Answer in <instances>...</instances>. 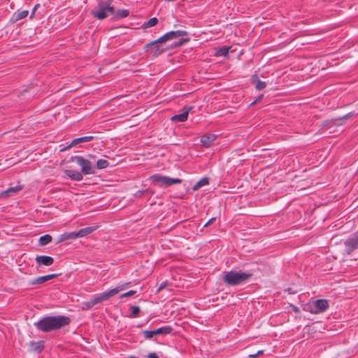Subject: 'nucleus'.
<instances>
[{"label": "nucleus", "mask_w": 358, "mask_h": 358, "mask_svg": "<svg viewBox=\"0 0 358 358\" xmlns=\"http://www.w3.org/2000/svg\"><path fill=\"white\" fill-rule=\"evenodd\" d=\"M71 323V319L65 315L45 316L34 323L35 327L42 332L59 330Z\"/></svg>", "instance_id": "1"}, {"label": "nucleus", "mask_w": 358, "mask_h": 358, "mask_svg": "<svg viewBox=\"0 0 358 358\" xmlns=\"http://www.w3.org/2000/svg\"><path fill=\"white\" fill-rule=\"evenodd\" d=\"M252 275L251 273L231 271L225 273L223 281L228 285L236 286L248 280Z\"/></svg>", "instance_id": "2"}, {"label": "nucleus", "mask_w": 358, "mask_h": 358, "mask_svg": "<svg viewBox=\"0 0 358 358\" xmlns=\"http://www.w3.org/2000/svg\"><path fill=\"white\" fill-rule=\"evenodd\" d=\"M152 182L157 185L160 184L161 187H169L174 184H180L182 180L179 178H171L168 176H161L159 174H155L151 176Z\"/></svg>", "instance_id": "3"}, {"label": "nucleus", "mask_w": 358, "mask_h": 358, "mask_svg": "<svg viewBox=\"0 0 358 358\" xmlns=\"http://www.w3.org/2000/svg\"><path fill=\"white\" fill-rule=\"evenodd\" d=\"M164 43V42H156V40L153 41L146 44L144 46V50L145 52L152 55V56L158 57L167 50V48L162 46V43Z\"/></svg>", "instance_id": "4"}, {"label": "nucleus", "mask_w": 358, "mask_h": 358, "mask_svg": "<svg viewBox=\"0 0 358 358\" xmlns=\"http://www.w3.org/2000/svg\"><path fill=\"white\" fill-rule=\"evenodd\" d=\"M72 160H75L76 163L81 167V172L84 175L92 174L94 171L92 168V162L82 156H74Z\"/></svg>", "instance_id": "5"}, {"label": "nucleus", "mask_w": 358, "mask_h": 358, "mask_svg": "<svg viewBox=\"0 0 358 358\" xmlns=\"http://www.w3.org/2000/svg\"><path fill=\"white\" fill-rule=\"evenodd\" d=\"M343 245L345 252L348 255H351L358 248V232L354 233L347 238L343 242Z\"/></svg>", "instance_id": "6"}, {"label": "nucleus", "mask_w": 358, "mask_h": 358, "mask_svg": "<svg viewBox=\"0 0 358 358\" xmlns=\"http://www.w3.org/2000/svg\"><path fill=\"white\" fill-rule=\"evenodd\" d=\"M173 328L171 326H164L152 331L144 330L142 334L145 339H151L155 336L167 335L172 332Z\"/></svg>", "instance_id": "7"}, {"label": "nucleus", "mask_w": 358, "mask_h": 358, "mask_svg": "<svg viewBox=\"0 0 358 358\" xmlns=\"http://www.w3.org/2000/svg\"><path fill=\"white\" fill-rule=\"evenodd\" d=\"M187 35V32L184 30L171 31L156 40V42H166L173 39H176Z\"/></svg>", "instance_id": "8"}, {"label": "nucleus", "mask_w": 358, "mask_h": 358, "mask_svg": "<svg viewBox=\"0 0 358 358\" xmlns=\"http://www.w3.org/2000/svg\"><path fill=\"white\" fill-rule=\"evenodd\" d=\"M329 308V302L326 299H317L310 307V313L318 314L325 311Z\"/></svg>", "instance_id": "9"}, {"label": "nucleus", "mask_w": 358, "mask_h": 358, "mask_svg": "<svg viewBox=\"0 0 358 358\" xmlns=\"http://www.w3.org/2000/svg\"><path fill=\"white\" fill-rule=\"evenodd\" d=\"M92 15L99 20H103L108 17L105 1H100L97 7L92 11Z\"/></svg>", "instance_id": "10"}, {"label": "nucleus", "mask_w": 358, "mask_h": 358, "mask_svg": "<svg viewBox=\"0 0 358 358\" xmlns=\"http://www.w3.org/2000/svg\"><path fill=\"white\" fill-rule=\"evenodd\" d=\"M193 109V106L185 107L182 113L175 115L171 117L173 122H184L188 118L189 113Z\"/></svg>", "instance_id": "11"}, {"label": "nucleus", "mask_w": 358, "mask_h": 358, "mask_svg": "<svg viewBox=\"0 0 358 358\" xmlns=\"http://www.w3.org/2000/svg\"><path fill=\"white\" fill-rule=\"evenodd\" d=\"M114 292L113 291H108L106 292H103L99 295L96 296L92 299H91V303L94 306L101 303L102 301L108 300L109 298L113 296V294Z\"/></svg>", "instance_id": "12"}, {"label": "nucleus", "mask_w": 358, "mask_h": 358, "mask_svg": "<svg viewBox=\"0 0 358 358\" xmlns=\"http://www.w3.org/2000/svg\"><path fill=\"white\" fill-rule=\"evenodd\" d=\"M22 189L23 185H17L15 187H9L6 190L1 192L0 196L2 198H8L10 196L17 194Z\"/></svg>", "instance_id": "13"}, {"label": "nucleus", "mask_w": 358, "mask_h": 358, "mask_svg": "<svg viewBox=\"0 0 358 358\" xmlns=\"http://www.w3.org/2000/svg\"><path fill=\"white\" fill-rule=\"evenodd\" d=\"M93 139H94V136H83V137L75 138L71 141V143L67 147L64 148V149H62L61 150L62 151L66 150L69 149L70 148L75 146L79 143L89 142V141H92Z\"/></svg>", "instance_id": "14"}, {"label": "nucleus", "mask_w": 358, "mask_h": 358, "mask_svg": "<svg viewBox=\"0 0 358 358\" xmlns=\"http://www.w3.org/2000/svg\"><path fill=\"white\" fill-rule=\"evenodd\" d=\"M58 276H59V274H56V273L40 276V277H38V278L32 280L30 282V285H37V284H43L45 282H47L50 280H52L53 278H55Z\"/></svg>", "instance_id": "15"}, {"label": "nucleus", "mask_w": 358, "mask_h": 358, "mask_svg": "<svg viewBox=\"0 0 358 358\" xmlns=\"http://www.w3.org/2000/svg\"><path fill=\"white\" fill-rule=\"evenodd\" d=\"M36 262L38 264V266L44 265L49 266L54 263V259L50 256L41 255L36 257Z\"/></svg>", "instance_id": "16"}, {"label": "nucleus", "mask_w": 358, "mask_h": 358, "mask_svg": "<svg viewBox=\"0 0 358 358\" xmlns=\"http://www.w3.org/2000/svg\"><path fill=\"white\" fill-rule=\"evenodd\" d=\"M350 117H352V114H351V113H349L343 117L336 118V119H332L329 121H327V124H329V127L341 126L343 124L345 120H347L348 119H349Z\"/></svg>", "instance_id": "17"}, {"label": "nucleus", "mask_w": 358, "mask_h": 358, "mask_svg": "<svg viewBox=\"0 0 358 358\" xmlns=\"http://www.w3.org/2000/svg\"><path fill=\"white\" fill-rule=\"evenodd\" d=\"M29 15V10H17L15 11L13 15H12L10 22L11 23H16L20 20H22L25 17H27Z\"/></svg>", "instance_id": "18"}, {"label": "nucleus", "mask_w": 358, "mask_h": 358, "mask_svg": "<svg viewBox=\"0 0 358 358\" xmlns=\"http://www.w3.org/2000/svg\"><path fill=\"white\" fill-rule=\"evenodd\" d=\"M65 174L72 180L80 181L83 179V173L76 170H64Z\"/></svg>", "instance_id": "19"}, {"label": "nucleus", "mask_w": 358, "mask_h": 358, "mask_svg": "<svg viewBox=\"0 0 358 358\" xmlns=\"http://www.w3.org/2000/svg\"><path fill=\"white\" fill-rule=\"evenodd\" d=\"M216 139V136L215 134H207L203 135L201 138V143L203 146L206 148L210 147L213 141Z\"/></svg>", "instance_id": "20"}, {"label": "nucleus", "mask_w": 358, "mask_h": 358, "mask_svg": "<svg viewBox=\"0 0 358 358\" xmlns=\"http://www.w3.org/2000/svg\"><path fill=\"white\" fill-rule=\"evenodd\" d=\"M78 238L76 231L66 232L58 237L57 243L63 242L67 240H74Z\"/></svg>", "instance_id": "21"}, {"label": "nucleus", "mask_w": 358, "mask_h": 358, "mask_svg": "<svg viewBox=\"0 0 358 358\" xmlns=\"http://www.w3.org/2000/svg\"><path fill=\"white\" fill-rule=\"evenodd\" d=\"M97 227V226L87 227L80 229L79 231H76L78 238L87 236V235L94 231Z\"/></svg>", "instance_id": "22"}, {"label": "nucleus", "mask_w": 358, "mask_h": 358, "mask_svg": "<svg viewBox=\"0 0 358 358\" xmlns=\"http://www.w3.org/2000/svg\"><path fill=\"white\" fill-rule=\"evenodd\" d=\"M31 350L34 352H41L44 349V342L43 341H31L29 343Z\"/></svg>", "instance_id": "23"}, {"label": "nucleus", "mask_w": 358, "mask_h": 358, "mask_svg": "<svg viewBox=\"0 0 358 358\" xmlns=\"http://www.w3.org/2000/svg\"><path fill=\"white\" fill-rule=\"evenodd\" d=\"M209 183V178H203L200 180H199L192 187V189L194 191L198 190L201 187H203L205 185H208Z\"/></svg>", "instance_id": "24"}, {"label": "nucleus", "mask_w": 358, "mask_h": 358, "mask_svg": "<svg viewBox=\"0 0 358 358\" xmlns=\"http://www.w3.org/2000/svg\"><path fill=\"white\" fill-rule=\"evenodd\" d=\"M52 240V236L50 234H45L40 237L38 243L40 245L43 246L50 243Z\"/></svg>", "instance_id": "25"}, {"label": "nucleus", "mask_w": 358, "mask_h": 358, "mask_svg": "<svg viewBox=\"0 0 358 358\" xmlns=\"http://www.w3.org/2000/svg\"><path fill=\"white\" fill-rule=\"evenodd\" d=\"M129 15V11L127 9L117 10L115 14V18L122 19Z\"/></svg>", "instance_id": "26"}, {"label": "nucleus", "mask_w": 358, "mask_h": 358, "mask_svg": "<svg viewBox=\"0 0 358 358\" xmlns=\"http://www.w3.org/2000/svg\"><path fill=\"white\" fill-rule=\"evenodd\" d=\"M109 166V162L103 159H100L96 162V168L98 169H106Z\"/></svg>", "instance_id": "27"}, {"label": "nucleus", "mask_w": 358, "mask_h": 358, "mask_svg": "<svg viewBox=\"0 0 358 358\" xmlns=\"http://www.w3.org/2000/svg\"><path fill=\"white\" fill-rule=\"evenodd\" d=\"M157 22H158V19L157 17H152L148 21L145 22L143 24V27L144 28L152 27L156 25L157 24Z\"/></svg>", "instance_id": "28"}, {"label": "nucleus", "mask_w": 358, "mask_h": 358, "mask_svg": "<svg viewBox=\"0 0 358 358\" xmlns=\"http://www.w3.org/2000/svg\"><path fill=\"white\" fill-rule=\"evenodd\" d=\"M131 313L130 315V317L135 318L139 317V313L141 311V309L138 306H131Z\"/></svg>", "instance_id": "29"}, {"label": "nucleus", "mask_w": 358, "mask_h": 358, "mask_svg": "<svg viewBox=\"0 0 358 358\" xmlns=\"http://www.w3.org/2000/svg\"><path fill=\"white\" fill-rule=\"evenodd\" d=\"M106 3V8L107 10V13H109L115 17V14L116 11L115 10V8L110 5V0L105 1Z\"/></svg>", "instance_id": "30"}, {"label": "nucleus", "mask_w": 358, "mask_h": 358, "mask_svg": "<svg viewBox=\"0 0 358 358\" xmlns=\"http://www.w3.org/2000/svg\"><path fill=\"white\" fill-rule=\"evenodd\" d=\"M229 48H230L229 47L223 46L218 49L217 53V55H219L220 56L225 57L228 55Z\"/></svg>", "instance_id": "31"}, {"label": "nucleus", "mask_w": 358, "mask_h": 358, "mask_svg": "<svg viewBox=\"0 0 358 358\" xmlns=\"http://www.w3.org/2000/svg\"><path fill=\"white\" fill-rule=\"evenodd\" d=\"M189 41V38H182L178 42H176L173 44V46L175 48L180 47L185 43H187Z\"/></svg>", "instance_id": "32"}, {"label": "nucleus", "mask_w": 358, "mask_h": 358, "mask_svg": "<svg viewBox=\"0 0 358 358\" xmlns=\"http://www.w3.org/2000/svg\"><path fill=\"white\" fill-rule=\"evenodd\" d=\"M126 288H127V285L123 284L120 286H117V287H115L114 289H110V291L115 292L113 294V296L116 295L117 294H118L120 291L124 290Z\"/></svg>", "instance_id": "33"}, {"label": "nucleus", "mask_w": 358, "mask_h": 358, "mask_svg": "<svg viewBox=\"0 0 358 358\" xmlns=\"http://www.w3.org/2000/svg\"><path fill=\"white\" fill-rule=\"evenodd\" d=\"M266 86V84L265 82L264 81H262L260 80H258L257 81V83H256V86H255V88L256 90H263L264 88H265Z\"/></svg>", "instance_id": "34"}, {"label": "nucleus", "mask_w": 358, "mask_h": 358, "mask_svg": "<svg viewBox=\"0 0 358 358\" xmlns=\"http://www.w3.org/2000/svg\"><path fill=\"white\" fill-rule=\"evenodd\" d=\"M148 193H151L152 194V192L149 189H144V190H140V191H138L135 194V196L140 198V197H142L144 194H148Z\"/></svg>", "instance_id": "35"}, {"label": "nucleus", "mask_w": 358, "mask_h": 358, "mask_svg": "<svg viewBox=\"0 0 358 358\" xmlns=\"http://www.w3.org/2000/svg\"><path fill=\"white\" fill-rule=\"evenodd\" d=\"M136 293V291L135 290H130L126 293H124L120 295V298H124V297H129V296H133L134 294H135Z\"/></svg>", "instance_id": "36"}, {"label": "nucleus", "mask_w": 358, "mask_h": 358, "mask_svg": "<svg viewBox=\"0 0 358 358\" xmlns=\"http://www.w3.org/2000/svg\"><path fill=\"white\" fill-rule=\"evenodd\" d=\"M93 306H94L91 303V300H90V301L83 303V310H89V309L92 308Z\"/></svg>", "instance_id": "37"}, {"label": "nucleus", "mask_w": 358, "mask_h": 358, "mask_svg": "<svg viewBox=\"0 0 358 358\" xmlns=\"http://www.w3.org/2000/svg\"><path fill=\"white\" fill-rule=\"evenodd\" d=\"M40 6V5L38 3L36 4L34 7V8L32 9V11H31V15L29 17L30 19H33L34 17V15H35V12L36 10H37V8Z\"/></svg>", "instance_id": "38"}, {"label": "nucleus", "mask_w": 358, "mask_h": 358, "mask_svg": "<svg viewBox=\"0 0 358 358\" xmlns=\"http://www.w3.org/2000/svg\"><path fill=\"white\" fill-rule=\"evenodd\" d=\"M263 96H264V95H263V94H260V95H259V96L255 99V100L253 102H252L251 105H253V104H255V103H257L260 102V101H261V100L262 99Z\"/></svg>", "instance_id": "39"}, {"label": "nucleus", "mask_w": 358, "mask_h": 358, "mask_svg": "<svg viewBox=\"0 0 358 358\" xmlns=\"http://www.w3.org/2000/svg\"><path fill=\"white\" fill-rule=\"evenodd\" d=\"M264 353V351L263 350H259L257 353L255 354H252V355H250L249 357H257L261 355H262Z\"/></svg>", "instance_id": "40"}, {"label": "nucleus", "mask_w": 358, "mask_h": 358, "mask_svg": "<svg viewBox=\"0 0 358 358\" xmlns=\"http://www.w3.org/2000/svg\"><path fill=\"white\" fill-rule=\"evenodd\" d=\"M148 358H159V357L156 353L151 352L148 355Z\"/></svg>", "instance_id": "41"}, {"label": "nucleus", "mask_w": 358, "mask_h": 358, "mask_svg": "<svg viewBox=\"0 0 358 358\" xmlns=\"http://www.w3.org/2000/svg\"><path fill=\"white\" fill-rule=\"evenodd\" d=\"M215 217H212L210 218L205 224H204V227H207L208 226L209 224H212L215 220Z\"/></svg>", "instance_id": "42"}, {"label": "nucleus", "mask_w": 358, "mask_h": 358, "mask_svg": "<svg viewBox=\"0 0 358 358\" xmlns=\"http://www.w3.org/2000/svg\"><path fill=\"white\" fill-rule=\"evenodd\" d=\"M166 287V282H163L160 285L159 287L158 288V292H159L160 290H162V289H164V287Z\"/></svg>", "instance_id": "43"}, {"label": "nucleus", "mask_w": 358, "mask_h": 358, "mask_svg": "<svg viewBox=\"0 0 358 358\" xmlns=\"http://www.w3.org/2000/svg\"><path fill=\"white\" fill-rule=\"evenodd\" d=\"M124 284L127 285V287L131 285V282H127V283H124Z\"/></svg>", "instance_id": "44"}, {"label": "nucleus", "mask_w": 358, "mask_h": 358, "mask_svg": "<svg viewBox=\"0 0 358 358\" xmlns=\"http://www.w3.org/2000/svg\"><path fill=\"white\" fill-rule=\"evenodd\" d=\"M124 284L127 285V287L131 285V282H127V283H124Z\"/></svg>", "instance_id": "45"}, {"label": "nucleus", "mask_w": 358, "mask_h": 358, "mask_svg": "<svg viewBox=\"0 0 358 358\" xmlns=\"http://www.w3.org/2000/svg\"><path fill=\"white\" fill-rule=\"evenodd\" d=\"M357 232H358V231H357Z\"/></svg>", "instance_id": "46"}]
</instances>
